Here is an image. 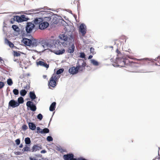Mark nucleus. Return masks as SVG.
Instances as JSON below:
<instances>
[{"instance_id":"obj_1","label":"nucleus","mask_w":160,"mask_h":160,"mask_svg":"<svg viewBox=\"0 0 160 160\" xmlns=\"http://www.w3.org/2000/svg\"><path fill=\"white\" fill-rule=\"evenodd\" d=\"M116 64L114 65L116 66L123 67L125 65H128L129 64L130 65L133 66H136V65L138 63L135 62L129 61L128 59L124 58H117L116 60Z\"/></svg>"},{"instance_id":"obj_2","label":"nucleus","mask_w":160,"mask_h":160,"mask_svg":"<svg viewBox=\"0 0 160 160\" xmlns=\"http://www.w3.org/2000/svg\"><path fill=\"white\" fill-rule=\"evenodd\" d=\"M22 41L26 46L32 48L37 47L39 43V42L37 39L30 40L25 38L23 39Z\"/></svg>"},{"instance_id":"obj_3","label":"nucleus","mask_w":160,"mask_h":160,"mask_svg":"<svg viewBox=\"0 0 160 160\" xmlns=\"http://www.w3.org/2000/svg\"><path fill=\"white\" fill-rule=\"evenodd\" d=\"M70 36L67 34L66 32L64 33L59 35V38L62 40L64 41L62 43V45L64 47H66L69 44L68 40L69 39Z\"/></svg>"},{"instance_id":"obj_4","label":"nucleus","mask_w":160,"mask_h":160,"mask_svg":"<svg viewBox=\"0 0 160 160\" xmlns=\"http://www.w3.org/2000/svg\"><path fill=\"white\" fill-rule=\"evenodd\" d=\"M86 63L82 59H80L78 61L77 63L76 66L78 71H82L85 69V67Z\"/></svg>"},{"instance_id":"obj_5","label":"nucleus","mask_w":160,"mask_h":160,"mask_svg":"<svg viewBox=\"0 0 160 160\" xmlns=\"http://www.w3.org/2000/svg\"><path fill=\"white\" fill-rule=\"evenodd\" d=\"M58 78L54 76H52L50 78L48 82V86L49 87L55 88L57 85V82L58 81Z\"/></svg>"},{"instance_id":"obj_6","label":"nucleus","mask_w":160,"mask_h":160,"mask_svg":"<svg viewBox=\"0 0 160 160\" xmlns=\"http://www.w3.org/2000/svg\"><path fill=\"white\" fill-rule=\"evenodd\" d=\"M35 25L32 22H28L26 27V30L28 33H30L32 32L33 29L34 28Z\"/></svg>"},{"instance_id":"obj_7","label":"nucleus","mask_w":160,"mask_h":160,"mask_svg":"<svg viewBox=\"0 0 160 160\" xmlns=\"http://www.w3.org/2000/svg\"><path fill=\"white\" fill-rule=\"evenodd\" d=\"M65 52V49L62 48V46L60 44L58 47L57 48H56L54 50V53L57 55L62 54L64 53Z\"/></svg>"},{"instance_id":"obj_8","label":"nucleus","mask_w":160,"mask_h":160,"mask_svg":"<svg viewBox=\"0 0 160 160\" xmlns=\"http://www.w3.org/2000/svg\"><path fill=\"white\" fill-rule=\"evenodd\" d=\"M140 61L139 63L141 64H146L152 63V60L151 59L148 58H144L138 59Z\"/></svg>"},{"instance_id":"obj_9","label":"nucleus","mask_w":160,"mask_h":160,"mask_svg":"<svg viewBox=\"0 0 160 160\" xmlns=\"http://www.w3.org/2000/svg\"><path fill=\"white\" fill-rule=\"evenodd\" d=\"M26 105L28 107H29L30 108L31 110L33 111H35L37 109L36 106L31 101H28L26 103Z\"/></svg>"},{"instance_id":"obj_10","label":"nucleus","mask_w":160,"mask_h":160,"mask_svg":"<svg viewBox=\"0 0 160 160\" xmlns=\"http://www.w3.org/2000/svg\"><path fill=\"white\" fill-rule=\"evenodd\" d=\"M63 158L64 160H78L76 158H74V155L72 153L64 155Z\"/></svg>"},{"instance_id":"obj_11","label":"nucleus","mask_w":160,"mask_h":160,"mask_svg":"<svg viewBox=\"0 0 160 160\" xmlns=\"http://www.w3.org/2000/svg\"><path fill=\"white\" fill-rule=\"evenodd\" d=\"M79 31L80 32L82 36H84L86 32V26L83 24H81L80 26Z\"/></svg>"},{"instance_id":"obj_12","label":"nucleus","mask_w":160,"mask_h":160,"mask_svg":"<svg viewBox=\"0 0 160 160\" xmlns=\"http://www.w3.org/2000/svg\"><path fill=\"white\" fill-rule=\"evenodd\" d=\"M9 106L14 108L17 107L19 106V103H18V102L14 100H10L8 103Z\"/></svg>"},{"instance_id":"obj_13","label":"nucleus","mask_w":160,"mask_h":160,"mask_svg":"<svg viewBox=\"0 0 160 160\" xmlns=\"http://www.w3.org/2000/svg\"><path fill=\"white\" fill-rule=\"evenodd\" d=\"M48 25L49 23L48 22L43 21L40 24L39 28L41 30H43L47 28Z\"/></svg>"},{"instance_id":"obj_14","label":"nucleus","mask_w":160,"mask_h":160,"mask_svg":"<svg viewBox=\"0 0 160 160\" xmlns=\"http://www.w3.org/2000/svg\"><path fill=\"white\" fill-rule=\"evenodd\" d=\"M69 72L71 74H75L78 72V69L77 67H72L69 68Z\"/></svg>"},{"instance_id":"obj_15","label":"nucleus","mask_w":160,"mask_h":160,"mask_svg":"<svg viewBox=\"0 0 160 160\" xmlns=\"http://www.w3.org/2000/svg\"><path fill=\"white\" fill-rule=\"evenodd\" d=\"M37 63L38 65H40L44 67L47 68H48L49 67V64H47L45 62L39 61L38 62H37Z\"/></svg>"},{"instance_id":"obj_16","label":"nucleus","mask_w":160,"mask_h":160,"mask_svg":"<svg viewBox=\"0 0 160 160\" xmlns=\"http://www.w3.org/2000/svg\"><path fill=\"white\" fill-rule=\"evenodd\" d=\"M63 69H60L57 71L56 73L53 74L52 75L55 76L56 77L59 79L60 78V76L58 75L62 73L63 72Z\"/></svg>"},{"instance_id":"obj_17","label":"nucleus","mask_w":160,"mask_h":160,"mask_svg":"<svg viewBox=\"0 0 160 160\" xmlns=\"http://www.w3.org/2000/svg\"><path fill=\"white\" fill-rule=\"evenodd\" d=\"M43 19L41 18H36L34 21V24L37 25H38L39 26L42 22L43 21Z\"/></svg>"},{"instance_id":"obj_18","label":"nucleus","mask_w":160,"mask_h":160,"mask_svg":"<svg viewBox=\"0 0 160 160\" xmlns=\"http://www.w3.org/2000/svg\"><path fill=\"white\" fill-rule=\"evenodd\" d=\"M75 46L73 44L72 45L71 47L69 48L68 50L67 51L68 53H73L74 50Z\"/></svg>"},{"instance_id":"obj_19","label":"nucleus","mask_w":160,"mask_h":160,"mask_svg":"<svg viewBox=\"0 0 160 160\" xmlns=\"http://www.w3.org/2000/svg\"><path fill=\"white\" fill-rule=\"evenodd\" d=\"M41 149L42 148L40 147L38 145H34L32 148V151L36 152L38 150H39Z\"/></svg>"},{"instance_id":"obj_20","label":"nucleus","mask_w":160,"mask_h":160,"mask_svg":"<svg viewBox=\"0 0 160 160\" xmlns=\"http://www.w3.org/2000/svg\"><path fill=\"white\" fill-rule=\"evenodd\" d=\"M56 103L55 102H52L49 107V110L51 111H53L55 110Z\"/></svg>"},{"instance_id":"obj_21","label":"nucleus","mask_w":160,"mask_h":160,"mask_svg":"<svg viewBox=\"0 0 160 160\" xmlns=\"http://www.w3.org/2000/svg\"><path fill=\"white\" fill-rule=\"evenodd\" d=\"M28 125L29 128L32 130H34L36 128L35 125L32 122H29Z\"/></svg>"},{"instance_id":"obj_22","label":"nucleus","mask_w":160,"mask_h":160,"mask_svg":"<svg viewBox=\"0 0 160 160\" xmlns=\"http://www.w3.org/2000/svg\"><path fill=\"white\" fill-rule=\"evenodd\" d=\"M30 97L32 100H34L36 98V95L34 92H30L29 93Z\"/></svg>"},{"instance_id":"obj_23","label":"nucleus","mask_w":160,"mask_h":160,"mask_svg":"<svg viewBox=\"0 0 160 160\" xmlns=\"http://www.w3.org/2000/svg\"><path fill=\"white\" fill-rule=\"evenodd\" d=\"M13 55L14 57H18V56H20L21 54L20 53V52L19 51H13Z\"/></svg>"},{"instance_id":"obj_24","label":"nucleus","mask_w":160,"mask_h":160,"mask_svg":"<svg viewBox=\"0 0 160 160\" xmlns=\"http://www.w3.org/2000/svg\"><path fill=\"white\" fill-rule=\"evenodd\" d=\"M27 93V91L25 89H22L20 91V94L22 96H25Z\"/></svg>"},{"instance_id":"obj_25","label":"nucleus","mask_w":160,"mask_h":160,"mask_svg":"<svg viewBox=\"0 0 160 160\" xmlns=\"http://www.w3.org/2000/svg\"><path fill=\"white\" fill-rule=\"evenodd\" d=\"M49 130L47 128H45L43 129L42 130L40 131L39 132L43 133H48L49 132Z\"/></svg>"},{"instance_id":"obj_26","label":"nucleus","mask_w":160,"mask_h":160,"mask_svg":"<svg viewBox=\"0 0 160 160\" xmlns=\"http://www.w3.org/2000/svg\"><path fill=\"white\" fill-rule=\"evenodd\" d=\"M24 102L23 98L22 97H20L18 98V103H19V105L20 104Z\"/></svg>"},{"instance_id":"obj_27","label":"nucleus","mask_w":160,"mask_h":160,"mask_svg":"<svg viewBox=\"0 0 160 160\" xmlns=\"http://www.w3.org/2000/svg\"><path fill=\"white\" fill-rule=\"evenodd\" d=\"M91 63L94 66H98L99 65L98 62L94 60H91Z\"/></svg>"},{"instance_id":"obj_28","label":"nucleus","mask_w":160,"mask_h":160,"mask_svg":"<svg viewBox=\"0 0 160 160\" xmlns=\"http://www.w3.org/2000/svg\"><path fill=\"white\" fill-rule=\"evenodd\" d=\"M25 142L27 144H29L31 143V140L29 138H25Z\"/></svg>"},{"instance_id":"obj_29","label":"nucleus","mask_w":160,"mask_h":160,"mask_svg":"<svg viewBox=\"0 0 160 160\" xmlns=\"http://www.w3.org/2000/svg\"><path fill=\"white\" fill-rule=\"evenodd\" d=\"M16 19L17 21L18 22H23V20L22 19L21 17L19 16H17L16 17Z\"/></svg>"},{"instance_id":"obj_30","label":"nucleus","mask_w":160,"mask_h":160,"mask_svg":"<svg viewBox=\"0 0 160 160\" xmlns=\"http://www.w3.org/2000/svg\"><path fill=\"white\" fill-rule=\"evenodd\" d=\"M7 82L9 86H11L13 84V82L11 78H9L7 80Z\"/></svg>"},{"instance_id":"obj_31","label":"nucleus","mask_w":160,"mask_h":160,"mask_svg":"<svg viewBox=\"0 0 160 160\" xmlns=\"http://www.w3.org/2000/svg\"><path fill=\"white\" fill-rule=\"evenodd\" d=\"M22 151L23 152H27L30 151L29 147L26 146V147H24V148L22 149Z\"/></svg>"},{"instance_id":"obj_32","label":"nucleus","mask_w":160,"mask_h":160,"mask_svg":"<svg viewBox=\"0 0 160 160\" xmlns=\"http://www.w3.org/2000/svg\"><path fill=\"white\" fill-rule=\"evenodd\" d=\"M7 41L9 46V47L10 48H12L13 47L14 44H13V43L12 42H11L9 40H8V39L7 40Z\"/></svg>"},{"instance_id":"obj_33","label":"nucleus","mask_w":160,"mask_h":160,"mask_svg":"<svg viewBox=\"0 0 160 160\" xmlns=\"http://www.w3.org/2000/svg\"><path fill=\"white\" fill-rule=\"evenodd\" d=\"M12 28L15 31H18V30L19 29L18 27L15 25H13L12 26Z\"/></svg>"},{"instance_id":"obj_34","label":"nucleus","mask_w":160,"mask_h":160,"mask_svg":"<svg viewBox=\"0 0 160 160\" xmlns=\"http://www.w3.org/2000/svg\"><path fill=\"white\" fill-rule=\"evenodd\" d=\"M21 17L23 22L27 21L28 20V18L26 17V16L25 15H22L21 16Z\"/></svg>"},{"instance_id":"obj_35","label":"nucleus","mask_w":160,"mask_h":160,"mask_svg":"<svg viewBox=\"0 0 160 160\" xmlns=\"http://www.w3.org/2000/svg\"><path fill=\"white\" fill-rule=\"evenodd\" d=\"M13 92L15 95H17L19 94L18 90L17 89H14L13 90Z\"/></svg>"},{"instance_id":"obj_36","label":"nucleus","mask_w":160,"mask_h":160,"mask_svg":"<svg viewBox=\"0 0 160 160\" xmlns=\"http://www.w3.org/2000/svg\"><path fill=\"white\" fill-rule=\"evenodd\" d=\"M43 118L42 115V114L40 113L38 114L37 116V118L39 120H41Z\"/></svg>"},{"instance_id":"obj_37","label":"nucleus","mask_w":160,"mask_h":160,"mask_svg":"<svg viewBox=\"0 0 160 160\" xmlns=\"http://www.w3.org/2000/svg\"><path fill=\"white\" fill-rule=\"evenodd\" d=\"M5 86V83L4 82L0 81V89L2 88Z\"/></svg>"},{"instance_id":"obj_38","label":"nucleus","mask_w":160,"mask_h":160,"mask_svg":"<svg viewBox=\"0 0 160 160\" xmlns=\"http://www.w3.org/2000/svg\"><path fill=\"white\" fill-rule=\"evenodd\" d=\"M47 140L49 142L52 141L53 140L52 138L50 136H48L47 138Z\"/></svg>"},{"instance_id":"obj_39","label":"nucleus","mask_w":160,"mask_h":160,"mask_svg":"<svg viewBox=\"0 0 160 160\" xmlns=\"http://www.w3.org/2000/svg\"><path fill=\"white\" fill-rule=\"evenodd\" d=\"M28 128V127L27 125L25 124L23 125L22 126V129L23 130H27Z\"/></svg>"},{"instance_id":"obj_40","label":"nucleus","mask_w":160,"mask_h":160,"mask_svg":"<svg viewBox=\"0 0 160 160\" xmlns=\"http://www.w3.org/2000/svg\"><path fill=\"white\" fill-rule=\"evenodd\" d=\"M80 54V57L82 58H85V55L84 52H81Z\"/></svg>"},{"instance_id":"obj_41","label":"nucleus","mask_w":160,"mask_h":160,"mask_svg":"<svg viewBox=\"0 0 160 160\" xmlns=\"http://www.w3.org/2000/svg\"><path fill=\"white\" fill-rule=\"evenodd\" d=\"M30 88V85L29 84H27V85L24 87V88L26 90H28Z\"/></svg>"},{"instance_id":"obj_42","label":"nucleus","mask_w":160,"mask_h":160,"mask_svg":"<svg viewBox=\"0 0 160 160\" xmlns=\"http://www.w3.org/2000/svg\"><path fill=\"white\" fill-rule=\"evenodd\" d=\"M15 142L17 145H18L20 143V141L19 139H18L15 140Z\"/></svg>"},{"instance_id":"obj_43","label":"nucleus","mask_w":160,"mask_h":160,"mask_svg":"<svg viewBox=\"0 0 160 160\" xmlns=\"http://www.w3.org/2000/svg\"><path fill=\"white\" fill-rule=\"evenodd\" d=\"M94 49L92 48H90V52L92 54H94Z\"/></svg>"},{"instance_id":"obj_44","label":"nucleus","mask_w":160,"mask_h":160,"mask_svg":"<svg viewBox=\"0 0 160 160\" xmlns=\"http://www.w3.org/2000/svg\"><path fill=\"white\" fill-rule=\"evenodd\" d=\"M116 52L118 54V55L121 54V53L120 51H119L118 49L117 48L116 50Z\"/></svg>"},{"instance_id":"obj_45","label":"nucleus","mask_w":160,"mask_h":160,"mask_svg":"<svg viewBox=\"0 0 160 160\" xmlns=\"http://www.w3.org/2000/svg\"><path fill=\"white\" fill-rule=\"evenodd\" d=\"M13 60L14 62H19V60L18 59H16L15 58H14Z\"/></svg>"},{"instance_id":"obj_46","label":"nucleus","mask_w":160,"mask_h":160,"mask_svg":"<svg viewBox=\"0 0 160 160\" xmlns=\"http://www.w3.org/2000/svg\"><path fill=\"white\" fill-rule=\"evenodd\" d=\"M37 129L38 131H38H39V132L41 130V129L39 127H37Z\"/></svg>"},{"instance_id":"obj_47","label":"nucleus","mask_w":160,"mask_h":160,"mask_svg":"<svg viewBox=\"0 0 160 160\" xmlns=\"http://www.w3.org/2000/svg\"><path fill=\"white\" fill-rule=\"evenodd\" d=\"M46 151H45V150H42V151H41V153H45L46 152Z\"/></svg>"},{"instance_id":"obj_48","label":"nucleus","mask_w":160,"mask_h":160,"mask_svg":"<svg viewBox=\"0 0 160 160\" xmlns=\"http://www.w3.org/2000/svg\"><path fill=\"white\" fill-rule=\"evenodd\" d=\"M30 160H37L34 158H30Z\"/></svg>"},{"instance_id":"obj_49","label":"nucleus","mask_w":160,"mask_h":160,"mask_svg":"<svg viewBox=\"0 0 160 160\" xmlns=\"http://www.w3.org/2000/svg\"><path fill=\"white\" fill-rule=\"evenodd\" d=\"M92 55H90L89 56L88 58L89 59H90L92 58Z\"/></svg>"},{"instance_id":"obj_50","label":"nucleus","mask_w":160,"mask_h":160,"mask_svg":"<svg viewBox=\"0 0 160 160\" xmlns=\"http://www.w3.org/2000/svg\"><path fill=\"white\" fill-rule=\"evenodd\" d=\"M46 77H47V76L46 75H43V78H44L45 79V78H46Z\"/></svg>"},{"instance_id":"obj_51","label":"nucleus","mask_w":160,"mask_h":160,"mask_svg":"<svg viewBox=\"0 0 160 160\" xmlns=\"http://www.w3.org/2000/svg\"><path fill=\"white\" fill-rule=\"evenodd\" d=\"M22 147H23V145L22 144H21L19 146V147L20 148H22Z\"/></svg>"},{"instance_id":"obj_52","label":"nucleus","mask_w":160,"mask_h":160,"mask_svg":"<svg viewBox=\"0 0 160 160\" xmlns=\"http://www.w3.org/2000/svg\"><path fill=\"white\" fill-rule=\"evenodd\" d=\"M2 58L0 57V61H2Z\"/></svg>"}]
</instances>
